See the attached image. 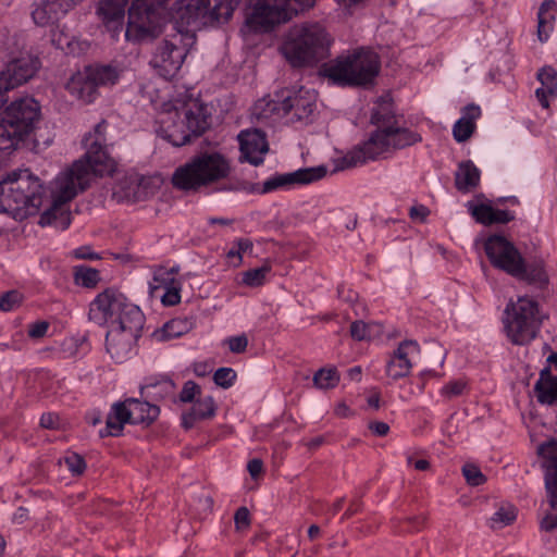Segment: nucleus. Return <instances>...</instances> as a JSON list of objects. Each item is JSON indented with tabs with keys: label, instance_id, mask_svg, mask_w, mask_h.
Segmentation results:
<instances>
[{
	"label": "nucleus",
	"instance_id": "25",
	"mask_svg": "<svg viewBox=\"0 0 557 557\" xmlns=\"http://www.w3.org/2000/svg\"><path fill=\"white\" fill-rule=\"evenodd\" d=\"M481 171L471 160L461 161L455 172V187L462 194L470 193L479 187Z\"/></svg>",
	"mask_w": 557,
	"mask_h": 557
},
{
	"label": "nucleus",
	"instance_id": "20",
	"mask_svg": "<svg viewBox=\"0 0 557 557\" xmlns=\"http://www.w3.org/2000/svg\"><path fill=\"white\" fill-rule=\"evenodd\" d=\"M420 347L416 341H403L386 363V375L396 381L409 375L412 359L419 354Z\"/></svg>",
	"mask_w": 557,
	"mask_h": 557
},
{
	"label": "nucleus",
	"instance_id": "58",
	"mask_svg": "<svg viewBox=\"0 0 557 557\" xmlns=\"http://www.w3.org/2000/svg\"><path fill=\"white\" fill-rule=\"evenodd\" d=\"M493 224H506L515 219V214L508 210L493 209Z\"/></svg>",
	"mask_w": 557,
	"mask_h": 557
},
{
	"label": "nucleus",
	"instance_id": "59",
	"mask_svg": "<svg viewBox=\"0 0 557 557\" xmlns=\"http://www.w3.org/2000/svg\"><path fill=\"white\" fill-rule=\"evenodd\" d=\"M40 425L45 429H57L59 426V417L55 413H44L40 418Z\"/></svg>",
	"mask_w": 557,
	"mask_h": 557
},
{
	"label": "nucleus",
	"instance_id": "17",
	"mask_svg": "<svg viewBox=\"0 0 557 557\" xmlns=\"http://www.w3.org/2000/svg\"><path fill=\"white\" fill-rule=\"evenodd\" d=\"M39 114V104L33 98L15 100L0 113L9 125L12 124L25 137L35 129Z\"/></svg>",
	"mask_w": 557,
	"mask_h": 557
},
{
	"label": "nucleus",
	"instance_id": "57",
	"mask_svg": "<svg viewBox=\"0 0 557 557\" xmlns=\"http://www.w3.org/2000/svg\"><path fill=\"white\" fill-rule=\"evenodd\" d=\"M236 247V265L242 263L243 257L242 255L248 250L252 249V243L248 238H239L235 242Z\"/></svg>",
	"mask_w": 557,
	"mask_h": 557
},
{
	"label": "nucleus",
	"instance_id": "15",
	"mask_svg": "<svg viewBox=\"0 0 557 557\" xmlns=\"http://www.w3.org/2000/svg\"><path fill=\"white\" fill-rule=\"evenodd\" d=\"M163 24L158 9L145 0H133L128 9V21L125 37L132 41H143L156 37Z\"/></svg>",
	"mask_w": 557,
	"mask_h": 557
},
{
	"label": "nucleus",
	"instance_id": "42",
	"mask_svg": "<svg viewBox=\"0 0 557 557\" xmlns=\"http://www.w3.org/2000/svg\"><path fill=\"white\" fill-rule=\"evenodd\" d=\"M183 322L181 320H171L166 322L161 330L153 332V337L159 341H169L183 334Z\"/></svg>",
	"mask_w": 557,
	"mask_h": 557
},
{
	"label": "nucleus",
	"instance_id": "14",
	"mask_svg": "<svg viewBox=\"0 0 557 557\" xmlns=\"http://www.w3.org/2000/svg\"><path fill=\"white\" fill-rule=\"evenodd\" d=\"M159 413V407L136 398L114 403L107 416L106 426L99 431V435L100 437L119 436L126 423L149 425Z\"/></svg>",
	"mask_w": 557,
	"mask_h": 557
},
{
	"label": "nucleus",
	"instance_id": "29",
	"mask_svg": "<svg viewBox=\"0 0 557 557\" xmlns=\"http://www.w3.org/2000/svg\"><path fill=\"white\" fill-rule=\"evenodd\" d=\"M86 73L98 88L113 86L120 78V71L111 65L87 66Z\"/></svg>",
	"mask_w": 557,
	"mask_h": 557
},
{
	"label": "nucleus",
	"instance_id": "27",
	"mask_svg": "<svg viewBox=\"0 0 557 557\" xmlns=\"http://www.w3.org/2000/svg\"><path fill=\"white\" fill-rule=\"evenodd\" d=\"M66 89L72 96L86 103L92 102L98 95V87L90 79L89 73H86V71L83 74L73 76L67 83Z\"/></svg>",
	"mask_w": 557,
	"mask_h": 557
},
{
	"label": "nucleus",
	"instance_id": "10",
	"mask_svg": "<svg viewBox=\"0 0 557 557\" xmlns=\"http://www.w3.org/2000/svg\"><path fill=\"white\" fill-rule=\"evenodd\" d=\"M89 319L108 327L129 322L145 323V315L140 308L113 288L104 289L91 301Z\"/></svg>",
	"mask_w": 557,
	"mask_h": 557
},
{
	"label": "nucleus",
	"instance_id": "6",
	"mask_svg": "<svg viewBox=\"0 0 557 557\" xmlns=\"http://www.w3.org/2000/svg\"><path fill=\"white\" fill-rule=\"evenodd\" d=\"M331 38L319 23L295 26L282 51L295 67L312 66L330 55Z\"/></svg>",
	"mask_w": 557,
	"mask_h": 557
},
{
	"label": "nucleus",
	"instance_id": "50",
	"mask_svg": "<svg viewBox=\"0 0 557 557\" xmlns=\"http://www.w3.org/2000/svg\"><path fill=\"white\" fill-rule=\"evenodd\" d=\"M181 284L180 282L166 287L164 293L160 295L161 301L164 306H175L181 301Z\"/></svg>",
	"mask_w": 557,
	"mask_h": 557
},
{
	"label": "nucleus",
	"instance_id": "45",
	"mask_svg": "<svg viewBox=\"0 0 557 557\" xmlns=\"http://www.w3.org/2000/svg\"><path fill=\"white\" fill-rule=\"evenodd\" d=\"M537 78L541 82L542 87L547 88L550 94L557 92V73L553 67H543L537 73Z\"/></svg>",
	"mask_w": 557,
	"mask_h": 557
},
{
	"label": "nucleus",
	"instance_id": "24",
	"mask_svg": "<svg viewBox=\"0 0 557 557\" xmlns=\"http://www.w3.org/2000/svg\"><path fill=\"white\" fill-rule=\"evenodd\" d=\"M534 394L540 404L557 405V376L552 374L550 368L545 367L534 385Z\"/></svg>",
	"mask_w": 557,
	"mask_h": 557
},
{
	"label": "nucleus",
	"instance_id": "41",
	"mask_svg": "<svg viewBox=\"0 0 557 557\" xmlns=\"http://www.w3.org/2000/svg\"><path fill=\"white\" fill-rule=\"evenodd\" d=\"M516 519V509L512 506L500 507L490 519L492 529H502Z\"/></svg>",
	"mask_w": 557,
	"mask_h": 557
},
{
	"label": "nucleus",
	"instance_id": "44",
	"mask_svg": "<svg viewBox=\"0 0 557 557\" xmlns=\"http://www.w3.org/2000/svg\"><path fill=\"white\" fill-rule=\"evenodd\" d=\"M63 461L73 475H82L86 470L85 459L76 453H67Z\"/></svg>",
	"mask_w": 557,
	"mask_h": 557
},
{
	"label": "nucleus",
	"instance_id": "11",
	"mask_svg": "<svg viewBox=\"0 0 557 557\" xmlns=\"http://www.w3.org/2000/svg\"><path fill=\"white\" fill-rule=\"evenodd\" d=\"M541 324L539 304L533 298L521 296L506 306L504 327L512 344L525 345L533 341Z\"/></svg>",
	"mask_w": 557,
	"mask_h": 557
},
{
	"label": "nucleus",
	"instance_id": "61",
	"mask_svg": "<svg viewBox=\"0 0 557 557\" xmlns=\"http://www.w3.org/2000/svg\"><path fill=\"white\" fill-rule=\"evenodd\" d=\"M247 470L251 478H258L263 470V462L261 459H251L247 465Z\"/></svg>",
	"mask_w": 557,
	"mask_h": 557
},
{
	"label": "nucleus",
	"instance_id": "19",
	"mask_svg": "<svg viewBox=\"0 0 557 557\" xmlns=\"http://www.w3.org/2000/svg\"><path fill=\"white\" fill-rule=\"evenodd\" d=\"M242 159L252 165L263 162L269 151V144L265 133L258 128L242 131L238 135Z\"/></svg>",
	"mask_w": 557,
	"mask_h": 557
},
{
	"label": "nucleus",
	"instance_id": "5",
	"mask_svg": "<svg viewBox=\"0 0 557 557\" xmlns=\"http://www.w3.org/2000/svg\"><path fill=\"white\" fill-rule=\"evenodd\" d=\"M231 171L230 160L225 156L205 151L178 166L173 173L172 183L181 190L197 191L226 180Z\"/></svg>",
	"mask_w": 557,
	"mask_h": 557
},
{
	"label": "nucleus",
	"instance_id": "62",
	"mask_svg": "<svg viewBox=\"0 0 557 557\" xmlns=\"http://www.w3.org/2000/svg\"><path fill=\"white\" fill-rule=\"evenodd\" d=\"M541 529L546 532L556 530L557 529V515H550V513L546 515L541 520Z\"/></svg>",
	"mask_w": 557,
	"mask_h": 557
},
{
	"label": "nucleus",
	"instance_id": "9",
	"mask_svg": "<svg viewBox=\"0 0 557 557\" xmlns=\"http://www.w3.org/2000/svg\"><path fill=\"white\" fill-rule=\"evenodd\" d=\"M315 94L304 87L285 89L275 94L274 98L258 100L253 106L252 114L258 120L283 117L292 114V122L306 121L315 111Z\"/></svg>",
	"mask_w": 557,
	"mask_h": 557
},
{
	"label": "nucleus",
	"instance_id": "32",
	"mask_svg": "<svg viewBox=\"0 0 557 557\" xmlns=\"http://www.w3.org/2000/svg\"><path fill=\"white\" fill-rule=\"evenodd\" d=\"M395 119L393 103L389 100L381 99L374 107L371 115V122L379 128L393 126Z\"/></svg>",
	"mask_w": 557,
	"mask_h": 557
},
{
	"label": "nucleus",
	"instance_id": "51",
	"mask_svg": "<svg viewBox=\"0 0 557 557\" xmlns=\"http://www.w3.org/2000/svg\"><path fill=\"white\" fill-rule=\"evenodd\" d=\"M225 343L228 346V349L233 354H243L248 346V337L246 334H240L237 336H231L226 338Z\"/></svg>",
	"mask_w": 557,
	"mask_h": 557
},
{
	"label": "nucleus",
	"instance_id": "40",
	"mask_svg": "<svg viewBox=\"0 0 557 557\" xmlns=\"http://www.w3.org/2000/svg\"><path fill=\"white\" fill-rule=\"evenodd\" d=\"M381 329L376 324H368L363 321H355L350 325V335L356 341H368L374 336L375 333H380Z\"/></svg>",
	"mask_w": 557,
	"mask_h": 557
},
{
	"label": "nucleus",
	"instance_id": "13",
	"mask_svg": "<svg viewBox=\"0 0 557 557\" xmlns=\"http://www.w3.org/2000/svg\"><path fill=\"white\" fill-rule=\"evenodd\" d=\"M314 0H252L246 23L255 32H268L312 7Z\"/></svg>",
	"mask_w": 557,
	"mask_h": 557
},
{
	"label": "nucleus",
	"instance_id": "53",
	"mask_svg": "<svg viewBox=\"0 0 557 557\" xmlns=\"http://www.w3.org/2000/svg\"><path fill=\"white\" fill-rule=\"evenodd\" d=\"M200 392L199 385L193 381H187L180 394V399L183 403H190L195 399V396Z\"/></svg>",
	"mask_w": 557,
	"mask_h": 557
},
{
	"label": "nucleus",
	"instance_id": "3",
	"mask_svg": "<svg viewBox=\"0 0 557 557\" xmlns=\"http://www.w3.org/2000/svg\"><path fill=\"white\" fill-rule=\"evenodd\" d=\"M44 195L42 184L29 170H13L0 180V211L26 219L39 211Z\"/></svg>",
	"mask_w": 557,
	"mask_h": 557
},
{
	"label": "nucleus",
	"instance_id": "38",
	"mask_svg": "<svg viewBox=\"0 0 557 557\" xmlns=\"http://www.w3.org/2000/svg\"><path fill=\"white\" fill-rule=\"evenodd\" d=\"M75 282L84 287H95L100 281L99 272L96 269L85 265L75 267Z\"/></svg>",
	"mask_w": 557,
	"mask_h": 557
},
{
	"label": "nucleus",
	"instance_id": "48",
	"mask_svg": "<svg viewBox=\"0 0 557 557\" xmlns=\"http://www.w3.org/2000/svg\"><path fill=\"white\" fill-rule=\"evenodd\" d=\"M213 380L216 385L228 388L236 380V372L232 368H220L215 371Z\"/></svg>",
	"mask_w": 557,
	"mask_h": 557
},
{
	"label": "nucleus",
	"instance_id": "47",
	"mask_svg": "<svg viewBox=\"0 0 557 557\" xmlns=\"http://www.w3.org/2000/svg\"><path fill=\"white\" fill-rule=\"evenodd\" d=\"M462 474L468 484L472 486H479L486 480L485 475L481 472L479 467L472 463H466L462 467Z\"/></svg>",
	"mask_w": 557,
	"mask_h": 557
},
{
	"label": "nucleus",
	"instance_id": "7",
	"mask_svg": "<svg viewBox=\"0 0 557 557\" xmlns=\"http://www.w3.org/2000/svg\"><path fill=\"white\" fill-rule=\"evenodd\" d=\"M484 250L493 267L529 284L544 285L547 274L541 261L525 263L516 246L503 235H491Z\"/></svg>",
	"mask_w": 557,
	"mask_h": 557
},
{
	"label": "nucleus",
	"instance_id": "16",
	"mask_svg": "<svg viewBox=\"0 0 557 557\" xmlns=\"http://www.w3.org/2000/svg\"><path fill=\"white\" fill-rule=\"evenodd\" d=\"M144 323H124L110 326L106 335V348L116 362L126 360L137 339L141 336Z\"/></svg>",
	"mask_w": 557,
	"mask_h": 557
},
{
	"label": "nucleus",
	"instance_id": "33",
	"mask_svg": "<svg viewBox=\"0 0 557 557\" xmlns=\"http://www.w3.org/2000/svg\"><path fill=\"white\" fill-rule=\"evenodd\" d=\"M175 270L158 269L153 273L152 281L149 282V294L151 297H158L160 289H165L177 283L174 277Z\"/></svg>",
	"mask_w": 557,
	"mask_h": 557
},
{
	"label": "nucleus",
	"instance_id": "63",
	"mask_svg": "<svg viewBox=\"0 0 557 557\" xmlns=\"http://www.w3.org/2000/svg\"><path fill=\"white\" fill-rule=\"evenodd\" d=\"M554 95L555 94H550L548 89L544 87H540L535 90L536 99L544 109H547L549 107L548 96Z\"/></svg>",
	"mask_w": 557,
	"mask_h": 557
},
{
	"label": "nucleus",
	"instance_id": "23",
	"mask_svg": "<svg viewBox=\"0 0 557 557\" xmlns=\"http://www.w3.org/2000/svg\"><path fill=\"white\" fill-rule=\"evenodd\" d=\"M39 66L38 58L26 54L10 61L5 66L4 74L15 88L30 79Z\"/></svg>",
	"mask_w": 557,
	"mask_h": 557
},
{
	"label": "nucleus",
	"instance_id": "4",
	"mask_svg": "<svg viewBox=\"0 0 557 557\" xmlns=\"http://www.w3.org/2000/svg\"><path fill=\"white\" fill-rule=\"evenodd\" d=\"M380 72L379 55L370 49L359 48L324 63L320 73L341 87L372 84Z\"/></svg>",
	"mask_w": 557,
	"mask_h": 557
},
{
	"label": "nucleus",
	"instance_id": "28",
	"mask_svg": "<svg viewBox=\"0 0 557 557\" xmlns=\"http://www.w3.org/2000/svg\"><path fill=\"white\" fill-rule=\"evenodd\" d=\"M388 140L392 150L404 149L422 140L420 134L404 127L387 126Z\"/></svg>",
	"mask_w": 557,
	"mask_h": 557
},
{
	"label": "nucleus",
	"instance_id": "1",
	"mask_svg": "<svg viewBox=\"0 0 557 557\" xmlns=\"http://www.w3.org/2000/svg\"><path fill=\"white\" fill-rule=\"evenodd\" d=\"M108 123L102 120L83 139L85 154L73 165L61 172L51 185V207L39 220L42 226L53 225L66 230L71 224V212L66 203L79 191L85 190L95 176L112 175L116 163L108 151L106 131Z\"/></svg>",
	"mask_w": 557,
	"mask_h": 557
},
{
	"label": "nucleus",
	"instance_id": "31",
	"mask_svg": "<svg viewBox=\"0 0 557 557\" xmlns=\"http://www.w3.org/2000/svg\"><path fill=\"white\" fill-rule=\"evenodd\" d=\"M25 138L12 124L0 115V153H10Z\"/></svg>",
	"mask_w": 557,
	"mask_h": 557
},
{
	"label": "nucleus",
	"instance_id": "46",
	"mask_svg": "<svg viewBox=\"0 0 557 557\" xmlns=\"http://www.w3.org/2000/svg\"><path fill=\"white\" fill-rule=\"evenodd\" d=\"M23 301V296L17 290H9L0 297V310L8 312L17 308Z\"/></svg>",
	"mask_w": 557,
	"mask_h": 557
},
{
	"label": "nucleus",
	"instance_id": "21",
	"mask_svg": "<svg viewBox=\"0 0 557 557\" xmlns=\"http://www.w3.org/2000/svg\"><path fill=\"white\" fill-rule=\"evenodd\" d=\"M537 453L545 459V487L550 507L557 510V440L552 438L541 444Z\"/></svg>",
	"mask_w": 557,
	"mask_h": 557
},
{
	"label": "nucleus",
	"instance_id": "12",
	"mask_svg": "<svg viewBox=\"0 0 557 557\" xmlns=\"http://www.w3.org/2000/svg\"><path fill=\"white\" fill-rule=\"evenodd\" d=\"M327 174V166L318 165L298 169L288 173H276L262 184L245 181H233L221 185L220 190L246 191L248 194H270L281 189H290L296 185H307L318 182Z\"/></svg>",
	"mask_w": 557,
	"mask_h": 557
},
{
	"label": "nucleus",
	"instance_id": "43",
	"mask_svg": "<svg viewBox=\"0 0 557 557\" xmlns=\"http://www.w3.org/2000/svg\"><path fill=\"white\" fill-rule=\"evenodd\" d=\"M339 376L334 369H320L313 375V383L319 388H332L337 385Z\"/></svg>",
	"mask_w": 557,
	"mask_h": 557
},
{
	"label": "nucleus",
	"instance_id": "39",
	"mask_svg": "<svg viewBox=\"0 0 557 557\" xmlns=\"http://www.w3.org/2000/svg\"><path fill=\"white\" fill-rule=\"evenodd\" d=\"M270 272V267L263 265L250 269L242 273V284L248 287H259L265 283V277Z\"/></svg>",
	"mask_w": 557,
	"mask_h": 557
},
{
	"label": "nucleus",
	"instance_id": "26",
	"mask_svg": "<svg viewBox=\"0 0 557 557\" xmlns=\"http://www.w3.org/2000/svg\"><path fill=\"white\" fill-rule=\"evenodd\" d=\"M481 115V109L475 104H468L462 109L461 117L454 124L453 135L457 143L467 141L475 131V121Z\"/></svg>",
	"mask_w": 557,
	"mask_h": 557
},
{
	"label": "nucleus",
	"instance_id": "60",
	"mask_svg": "<svg viewBox=\"0 0 557 557\" xmlns=\"http://www.w3.org/2000/svg\"><path fill=\"white\" fill-rule=\"evenodd\" d=\"M369 429L377 436H385L389 431V425L382 421H373L369 424Z\"/></svg>",
	"mask_w": 557,
	"mask_h": 557
},
{
	"label": "nucleus",
	"instance_id": "52",
	"mask_svg": "<svg viewBox=\"0 0 557 557\" xmlns=\"http://www.w3.org/2000/svg\"><path fill=\"white\" fill-rule=\"evenodd\" d=\"M466 386H467V384L465 381L456 380V381H451V382L445 384L442 387L441 392H442V395H444L445 397L453 398V397L460 396L463 393Z\"/></svg>",
	"mask_w": 557,
	"mask_h": 557
},
{
	"label": "nucleus",
	"instance_id": "2",
	"mask_svg": "<svg viewBox=\"0 0 557 557\" xmlns=\"http://www.w3.org/2000/svg\"><path fill=\"white\" fill-rule=\"evenodd\" d=\"M232 13L230 0H177L171 22L173 33L157 44L150 66L160 77L172 79L195 44V32L209 24L226 22Z\"/></svg>",
	"mask_w": 557,
	"mask_h": 557
},
{
	"label": "nucleus",
	"instance_id": "54",
	"mask_svg": "<svg viewBox=\"0 0 557 557\" xmlns=\"http://www.w3.org/2000/svg\"><path fill=\"white\" fill-rule=\"evenodd\" d=\"M234 521L237 530L246 529L250 523L249 510L246 507L238 508L235 512Z\"/></svg>",
	"mask_w": 557,
	"mask_h": 557
},
{
	"label": "nucleus",
	"instance_id": "56",
	"mask_svg": "<svg viewBox=\"0 0 557 557\" xmlns=\"http://www.w3.org/2000/svg\"><path fill=\"white\" fill-rule=\"evenodd\" d=\"M429 214V208L423 205H416L409 209V216L413 221L424 222Z\"/></svg>",
	"mask_w": 557,
	"mask_h": 557
},
{
	"label": "nucleus",
	"instance_id": "22",
	"mask_svg": "<svg viewBox=\"0 0 557 557\" xmlns=\"http://www.w3.org/2000/svg\"><path fill=\"white\" fill-rule=\"evenodd\" d=\"M128 0H100L97 15L114 38L123 30L125 8Z\"/></svg>",
	"mask_w": 557,
	"mask_h": 557
},
{
	"label": "nucleus",
	"instance_id": "64",
	"mask_svg": "<svg viewBox=\"0 0 557 557\" xmlns=\"http://www.w3.org/2000/svg\"><path fill=\"white\" fill-rule=\"evenodd\" d=\"M74 255L78 259H89V260H92V259H97L98 258V255L95 253V252H91L89 247H86V246L77 248L74 251Z\"/></svg>",
	"mask_w": 557,
	"mask_h": 557
},
{
	"label": "nucleus",
	"instance_id": "18",
	"mask_svg": "<svg viewBox=\"0 0 557 557\" xmlns=\"http://www.w3.org/2000/svg\"><path fill=\"white\" fill-rule=\"evenodd\" d=\"M391 151L392 148L386 127H377L368 140L357 146L345 157V161H347L348 165L355 166L357 164L366 163L369 160L381 158Z\"/></svg>",
	"mask_w": 557,
	"mask_h": 557
},
{
	"label": "nucleus",
	"instance_id": "35",
	"mask_svg": "<svg viewBox=\"0 0 557 557\" xmlns=\"http://www.w3.org/2000/svg\"><path fill=\"white\" fill-rule=\"evenodd\" d=\"M141 391H147L149 396L152 397H166L174 393L175 384L169 377H161L160 380L149 381L143 386Z\"/></svg>",
	"mask_w": 557,
	"mask_h": 557
},
{
	"label": "nucleus",
	"instance_id": "37",
	"mask_svg": "<svg viewBox=\"0 0 557 557\" xmlns=\"http://www.w3.org/2000/svg\"><path fill=\"white\" fill-rule=\"evenodd\" d=\"M214 412H215V407H214L213 398L211 396H207L205 398H201V399H198L197 401H195V404L193 405V407L189 411V416L193 419L202 420V419L213 417Z\"/></svg>",
	"mask_w": 557,
	"mask_h": 557
},
{
	"label": "nucleus",
	"instance_id": "49",
	"mask_svg": "<svg viewBox=\"0 0 557 557\" xmlns=\"http://www.w3.org/2000/svg\"><path fill=\"white\" fill-rule=\"evenodd\" d=\"M47 4L54 11L57 17L61 20L65 16L77 3L83 0H46Z\"/></svg>",
	"mask_w": 557,
	"mask_h": 557
},
{
	"label": "nucleus",
	"instance_id": "36",
	"mask_svg": "<svg viewBox=\"0 0 557 557\" xmlns=\"http://www.w3.org/2000/svg\"><path fill=\"white\" fill-rule=\"evenodd\" d=\"M467 208L472 218L480 224L493 225V209L491 205L480 203L475 205L472 201L467 202Z\"/></svg>",
	"mask_w": 557,
	"mask_h": 557
},
{
	"label": "nucleus",
	"instance_id": "55",
	"mask_svg": "<svg viewBox=\"0 0 557 557\" xmlns=\"http://www.w3.org/2000/svg\"><path fill=\"white\" fill-rule=\"evenodd\" d=\"M49 324L46 321H38L29 325L28 335L32 338H41L46 335Z\"/></svg>",
	"mask_w": 557,
	"mask_h": 557
},
{
	"label": "nucleus",
	"instance_id": "34",
	"mask_svg": "<svg viewBox=\"0 0 557 557\" xmlns=\"http://www.w3.org/2000/svg\"><path fill=\"white\" fill-rule=\"evenodd\" d=\"M32 17L39 26H47L59 21L54 11L46 0H37L33 4Z\"/></svg>",
	"mask_w": 557,
	"mask_h": 557
},
{
	"label": "nucleus",
	"instance_id": "30",
	"mask_svg": "<svg viewBox=\"0 0 557 557\" xmlns=\"http://www.w3.org/2000/svg\"><path fill=\"white\" fill-rule=\"evenodd\" d=\"M555 2L552 0L544 1L537 12V37L541 42H545L552 30L553 22L555 20L553 8Z\"/></svg>",
	"mask_w": 557,
	"mask_h": 557
},
{
	"label": "nucleus",
	"instance_id": "8",
	"mask_svg": "<svg viewBox=\"0 0 557 557\" xmlns=\"http://www.w3.org/2000/svg\"><path fill=\"white\" fill-rule=\"evenodd\" d=\"M211 113L207 104L193 101L181 111L170 112L158 131L159 135L175 147H182L201 136L210 127Z\"/></svg>",
	"mask_w": 557,
	"mask_h": 557
}]
</instances>
